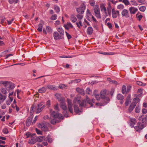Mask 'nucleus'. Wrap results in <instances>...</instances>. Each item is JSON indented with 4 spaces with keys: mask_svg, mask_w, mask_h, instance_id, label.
Returning a JSON list of instances; mask_svg holds the SVG:
<instances>
[{
    "mask_svg": "<svg viewBox=\"0 0 147 147\" xmlns=\"http://www.w3.org/2000/svg\"><path fill=\"white\" fill-rule=\"evenodd\" d=\"M94 102V99H92L90 100V98L87 96L86 97V100H84L81 103H80V100L79 98L76 97L73 100V103L74 104V109L75 112L76 113L80 114L81 112L80 110L78 107V104L80 105V106L82 107L86 106V102L90 105L91 107H92L93 105Z\"/></svg>",
    "mask_w": 147,
    "mask_h": 147,
    "instance_id": "nucleus-1",
    "label": "nucleus"
},
{
    "mask_svg": "<svg viewBox=\"0 0 147 147\" xmlns=\"http://www.w3.org/2000/svg\"><path fill=\"white\" fill-rule=\"evenodd\" d=\"M50 122L53 125L55 124L57 122H59L58 119H63V116L61 114H59L52 110L50 111Z\"/></svg>",
    "mask_w": 147,
    "mask_h": 147,
    "instance_id": "nucleus-2",
    "label": "nucleus"
},
{
    "mask_svg": "<svg viewBox=\"0 0 147 147\" xmlns=\"http://www.w3.org/2000/svg\"><path fill=\"white\" fill-rule=\"evenodd\" d=\"M100 5L101 11L104 13L105 18L108 16H110L111 10V3H108V6L107 8L105 4L101 3L100 4Z\"/></svg>",
    "mask_w": 147,
    "mask_h": 147,
    "instance_id": "nucleus-3",
    "label": "nucleus"
},
{
    "mask_svg": "<svg viewBox=\"0 0 147 147\" xmlns=\"http://www.w3.org/2000/svg\"><path fill=\"white\" fill-rule=\"evenodd\" d=\"M60 107L65 111L63 112L65 116L67 117L68 116L67 112L66 111L67 110V108L65 102V100L64 99L62 100L60 102Z\"/></svg>",
    "mask_w": 147,
    "mask_h": 147,
    "instance_id": "nucleus-4",
    "label": "nucleus"
},
{
    "mask_svg": "<svg viewBox=\"0 0 147 147\" xmlns=\"http://www.w3.org/2000/svg\"><path fill=\"white\" fill-rule=\"evenodd\" d=\"M44 102H41L38 104L36 106V113H40L46 107L45 105H44Z\"/></svg>",
    "mask_w": 147,
    "mask_h": 147,
    "instance_id": "nucleus-5",
    "label": "nucleus"
},
{
    "mask_svg": "<svg viewBox=\"0 0 147 147\" xmlns=\"http://www.w3.org/2000/svg\"><path fill=\"white\" fill-rule=\"evenodd\" d=\"M38 128H40L42 130L45 131H49V128L45 123H39L38 125Z\"/></svg>",
    "mask_w": 147,
    "mask_h": 147,
    "instance_id": "nucleus-6",
    "label": "nucleus"
},
{
    "mask_svg": "<svg viewBox=\"0 0 147 147\" xmlns=\"http://www.w3.org/2000/svg\"><path fill=\"white\" fill-rule=\"evenodd\" d=\"M94 11L95 16L98 18H100L101 17L99 7L98 6H96L94 9Z\"/></svg>",
    "mask_w": 147,
    "mask_h": 147,
    "instance_id": "nucleus-7",
    "label": "nucleus"
},
{
    "mask_svg": "<svg viewBox=\"0 0 147 147\" xmlns=\"http://www.w3.org/2000/svg\"><path fill=\"white\" fill-rule=\"evenodd\" d=\"M67 101L69 110L71 113H72L73 112V111L72 100L69 98H67Z\"/></svg>",
    "mask_w": 147,
    "mask_h": 147,
    "instance_id": "nucleus-8",
    "label": "nucleus"
},
{
    "mask_svg": "<svg viewBox=\"0 0 147 147\" xmlns=\"http://www.w3.org/2000/svg\"><path fill=\"white\" fill-rule=\"evenodd\" d=\"M112 16L113 18H115L119 15V12L113 8L111 10Z\"/></svg>",
    "mask_w": 147,
    "mask_h": 147,
    "instance_id": "nucleus-9",
    "label": "nucleus"
},
{
    "mask_svg": "<svg viewBox=\"0 0 147 147\" xmlns=\"http://www.w3.org/2000/svg\"><path fill=\"white\" fill-rule=\"evenodd\" d=\"M144 127V124L140 121L138 122L137 124V126L135 127L134 128L137 131H138L142 129Z\"/></svg>",
    "mask_w": 147,
    "mask_h": 147,
    "instance_id": "nucleus-10",
    "label": "nucleus"
},
{
    "mask_svg": "<svg viewBox=\"0 0 147 147\" xmlns=\"http://www.w3.org/2000/svg\"><path fill=\"white\" fill-rule=\"evenodd\" d=\"M121 15L123 17H125L126 18H129V17L128 11L125 9H123L122 11Z\"/></svg>",
    "mask_w": 147,
    "mask_h": 147,
    "instance_id": "nucleus-11",
    "label": "nucleus"
},
{
    "mask_svg": "<svg viewBox=\"0 0 147 147\" xmlns=\"http://www.w3.org/2000/svg\"><path fill=\"white\" fill-rule=\"evenodd\" d=\"M85 7L84 6H82L81 7L77 8L76 10L77 12L79 13L83 14L84 12V10H85Z\"/></svg>",
    "mask_w": 147,
    "mask_h": 147,
    "instance_id": "nucleus-12",
    "label": "nucleus"
},
{
    "mask_svg": "<svg viewBox=\"0 0 147 147\" xmlns=\"http://www.w3.org/2000/svg\"><path fill=\"white\" fill-rule=\"evenodd\" d=\"M136 122V120L135 118H130L129 123L131 127H133Z\"/></svg>",
    "mask_w": 147,
    "mask_h": 147,
    "instance_id": "nucleus-13",
    "label": "nucleus"
},
{
    "mask_svg": "<svg viewBox=\"0 0 147 147\" xmlns=\"http://www.w3.org/2000/svg\"><path fill=\"white\" fill-rule=\"evenodd\" d=\"M53 36L54 39L56 40L61 39L62 37V36L59 35V33L57 32H54Z\"/></svg>",
    "mask_w": 147,
    "mask_h": 147,
    "instance_id": "nucleus-14",
    "label": "nucleus"
},
{
    "mask_svg": "<svg viewBox=\"0 0 147 147\" xmlns=\"http://www.w3.org/2000/svg\"><path fill=\"white\" fill-rule=\"evenodd\" d=\"M117 99L119 100H120V103L122 104L123 103V100L124 98L123 96L121 94H118L117 96Z\"/></svg>",
    "mask_w": 147,
    "mask_h": 147,
    "instance_id": "nucleus-15",
    "label": "nucleus"
},
{
    "mask_svg": "<svg viewBox=\"0 0 147 147\" xmlns=\"http://www.w3.org/2000/svg\"><path fill=\"white\" fill-rule=\"evenodd\" d=\"M92 15L91 14V12L88 9H87L86 11V18L89 21H90L91 20V17Z\"/></svg>",
    "mask_w": 147,
    "mask_h": 147,
    "instance_id": "nucleus-16",
    "label": "nucleus"
},
{
    "mask_svg": "<svg viewBox=\"0 0 147 147\" xmlns=\"http://www.w3.org/2000/svg\"><path fill=\"white\" fill-rule=\"evenodd\" d=\"M136 105V104L135 102H132L130 105L128 109V112L129 113H131L134 109Z\"/></svg>",
    "mask_w": 147,
    "mask_h": 147,
    "instance_id": "nucleus-17",
    "label": "nucleus"
},
{
    "mask_svg": "<svg viewBox=\"0 0 147 147\" xmlns=\"http://www.w3.org/2000/svg\"><path fill=\"white\" fill-rule=\"evenodd\" d=\"M129 10L131 14H134L138 11V9L134 7H131L129 8Z\"/></svg>",
    "mask_w": 147,
    "mask_h": 147,
    "instance_id": "nucleus-18",
    "label": "nucleus"
},
{
    "mask_svg": "<svg viewBox=\"0 0 147 147\" xmlns=\"http://www.w3.org/2000/svg\"><path fill=\"white\" fill-rule=\"evenodd\" d=\"M36 142L35 138L33 137L32 136H31L28 141V143L29 144H35Z\"/></svg>",
    "mask_w": 147,
    "mask_h": 147,
    "instance_id": "nucleus-19",
    "label": "nucleus"
},
{
    "mask_svg": "<svg viewBox=\"0 0 147 147\" xmlns=\"http://www.w3.org/2000/svg\"><path fill=\"white\" fill-rule=\"evenodd\" d=\"M100 95L101 98H105L106 97V91L105 90L101 91L100 93Z\"/></svg>",
    "mask_w": 147,
    "mask_h": 147,
    "instance_id": "nucleus-20",
    "label": "nucleus"
},
{
    "mask_svg": "<svg viewBox=\"0 0 147 147\" xmlns=\"http://www.w3.org/2000/svg\"><path fill=\"white\" fill-rule=\"evenodd\" d=\"M64 27L66 30H69L70 28H72L73 26L70 22H67L66 25L64 26Z\"/></svg>",
    "mask_w": 147,
    "mask_h": 147,
    "instance_id": "nucleus-21",
    "label": "nucleus"
},
{
    "mask_svg": "<svg viewBox=\"0 0 147 147\" xmlns=\"http://www.w3.org/2000/svg\"><path fill=\"white\" fill-rule=\"evenodd\" d=\"M36 109V105L33 104L32 105L30 112V114L31 115H32L34 111Z\"/></svg>",
    "mask_w": 147,
    "mask_h": 147,
    "instance_id": "nucleus-22",
    "label": "nucleus"
},
{
    "mask_svg": "<svg viewBox=\"0 0 147 147\" xmlns=\"http://www.w3.org/2000/svg\"><path fill=\"white\" fill-rule=\"evenodd\" d=\"M36 140V142H40L43 140H45V137L39 136L35 137Z\"/></svg>",
    "mask_w": 147,
    "mask_h": 147,
    "instance_id": "nucleus-23",
    "label": "nucleus"
},
{
    "mask_svg": "<svg viewBox=\"0 0 147 147\" xmlns=\"http://www.w3.org/2000/svg\"><path fill=\"white\" fill-rule=\"evenodd\" d=\"M56 87V86H55L51 85H48L47 86V89L54 90H56L57 89Z\"/></svg>",
    "mask_w": 147,
    "mask_h": 147,
    "instance_id": "nucleus-24",
    "label": "nucleus"
},
{
    "mask_svg": "<svg viewBox=\"0 0 147 147\" xmlns=\"http://www.w3.org/2000/svg\"><path fill=\"white\" fill-rule=\"evenodd\" d=\"M136 17L138 20L140 21L141 20L143 16L140 12H138L136 14Z\"/></svg>",
    "mask_w": 147,
    "mask_h": 147,
    "instance_id": "nucleus-25",
    "label": "nucleus"
},
{
    "mask_svg": "<svg viewBox=\"0 0 147 147\" xmlns=\"http://www.w3.org/2000/svg\"><path fill=\"white\" fill-rule=\"evenodd\" d=\"M32 117H28L26 121V125L29 126L31 124Z\"/></svg>",
    "mask_w": 147,
    "mask_h": 147,
    "instance_id": "nucleus-26",
    "label": "nucleus"
},
{
    "mask_svg": "<svg viewBox=\"0 0 147 147\" xmlns=\"http://www.w3.org/2000/svg\"><path fill=\"white\" fill-rule=\"evenodd\" d=\"M55 96L56 98H57L59 101H60V102L62 100H64L63 98L61 97V95L59 93H56L55 95Z\"/></svg>",
    "mask_w": 147,
    "mask_h": 147,
    "instance_id": "nucleus-27",
    "label": "nucleus"
},
{
    "mask_svg": "<svg viewBox=\"0 0 147 147\" xmlns=\"http://www.w3.org/2000/svg\"><path fill=\"white\" fill-rule=\"evenodd\" d=\"M139 120L142 123L144 124V123L146 122L147 120V118L146 117L142 118V116L139 117Z\"/></svg>",
    "mask_w": 147,
    "mask_h": 147,
    "instance_id": "nucleus-28",
    "label": "nucleus"
},
{
    "mask_svg": "<svg viewBox=\"0 0 147 147\" xmlns=\"http://www.w3.org/2000/svg\"><path fill=\"white\" fill-rule=\"evenodd\" d=\"M130 98V95H128L127 96L125 102V106H127L129 104V103L131 102Z\"/></svg>",
    "mask_w": 147,
    "mask_h": 147,
    "instance_id": "nucleus-29",
    "label": "nucleus"
},
{
    "mask_svg": "<svg viewBox=\"0 0 147 147\" xmlns=\"http://www.w3.org/2000/svg\"><path fill=\"white\" fill-rule=\"evenodd\" d=\"M47 87H43L38 90V92L41 93H45L47 90Z\"/></svg>",
    "mask_w": 147,
    "mask_h": 147,
    "instance_id": "nucleus-30",
    "label": "nucleus"
},
{
    "mask_svg": "<svg viewBox=\"0 0 147 147\" xmlns=\"http://www.w3.org/2000/svg\"><path fill=\"white\" fill-rule=\"evenodd\" d=\"M76 90L78 93L82 95H84V90L82 89H81L79 88H77L76 89Z\"/></svg>",
    "mask_w": 147,
    "mask_h": 147,
    "instance_id": "nucleus-31",
    "label": "nucleus"
},
{
    "mask_svg": "<svg viewBox=\"0 0 147 147\" xmlns=\"http://www.w3.org/2000/svg\"><path fill=\"white\" fill-rule=\"evenodd\" d=\"M57 30L59 32L61 35V36L62 37V35H63L64 34V31L63 28H57Z\"/></svg>",
    "mask_w": 147,
    "mask_h": 147,
    "instance_id": "nucleus-32",
    "label": "nucleus"
},
{
    "mask_svg": "<svg viewBox=\"0 0 147 147\" xmlns=\"http://www.w3.org/2000/svg\"><path fill=\"white\" fill-rule=\"evenodd\" d=\"M87 33L89 35L91 34L93 32V29L92 27H88L87 30Z\"/></svg>",
    "mask_w": 147,
    "mask_h": 147,
    "instance_id": "nucleus-33",
    "label": "nucleus"
},
{
    "mask_svg": "<svg viewBox=\"0 0 147 147\" xmlns=\"http://www.w3.org/2000/svg\"><path fill=\"white\" fill-rule=\"evenodd\" d=\"M70 19L71 22L74 23L77 20V18L74 15H72L70 18Z\"/></svg>",
    "mask_w": 147,
    "mask_h": 147,
    "instance_id": "nucleus-34",
    "label": "nucleus"
},
{
    "mask_svg": "<svg viewBox=\"0 0 147 147\" xmlns=\"http://www.w3.org/2000/svg\"><path fill=\"white\" fill-rule=\"evenodd\" d=\"M6 96L5 95H2L0 92V100L4 101L6 98Z\"/></svg>",
    "mask_w": 147,
    "mask_h": 147,
    "instance_id": "nucleus-35",
    "label": "nucleus"
},
{
    "mask_svg": "<svg viewBox=\"0 0 147 147\" xmlns=\"http://www.w3.org/2000/svg\"><path fill=\"white\" fill-rule=\"evenodd\" d=\"M0 83L4 85L5 87H6L9 84V82L6 81H1L0 82Z\"/></svg>",
    "mask_w": 147,
    "mask_h": 147,
    "instance_id": "nucleus-36",
    "label": "nucleus"
},
{
    "mask_svg": "<svg viewBox=\"0 0 147 147\" xmlns=\"http://www.w3.org/2000/svg\"><path fill=\"white\" fill-rule=\"evenodd\" d=\"M37 30L39 32H41L42 31L43 25L41 24H39L38 26Z\"/></svg>",
    "mask_w": 147,
    "mask_h": 147,
    "instance_id": "nucleus-37",
    "label": "nucleus"
},
{
    "mask_svg": "<svg viewBox=\"0 0 147 147\" xmlns=\"http://www.w3.org/2000/svg\"><path fill=\"white\" fill-rule=\"evenodd\" d=\"M76 24L77 25V26L80 28L81 26H82L81 20H79L78 23L76 22Z\"/></svg>",
    "mask_w": 147,
    "mask_h": 147,
    "instance_id": "nucleus-38",
    "label": "nucleus"
},
{
    "mask_svg": "<svg viewBox=\"0 0 147 147\" xmlns=\"http://www.w3.org/2000/svg\"><path fill=\"white\" fill-rule=\"evenodd\" d=\"M46 29L48 32L50 34L53 31L52 29L49 26H47L46 27Z\"/></svg>",
    "mask_w": 147,
    "mask_h": 147,
    "instance_id": "nucleus-39",
    "label": "nucleus"
},
{
    "mask_svg": "<svg viewBox=\"0 0 147 147\" xmlns=\"http://www.w3.org/2000/svg\"><path fill=\"white\" fill-rule=\"evenodd\" d=\"M101 53L102 54L104 55H113L115 54V53L113 52H110V53H107L104 52L102 53Z\"/></svg>",
    "mask_w": 147,
    "mask_h": 147,
    "instance_id": "nucleus-40",
    "label": "nucleus"
},
{
    "mask_svg": "<svg viewBox=\"0 0 147 147\" xmlns=\"http://www.w3.org/2000/svg\"><path fill=\"white\" fill-rule=\"evenodd\" d=\"M126 86L125 85H123L122 86V92L123 94H124L126 92Z\"/></svg>",
    "mask_w": 147,
    "mask_h": 147,
    "instance_id": "nucleus-41",
    "label": "nucleus"
},
{
    "mask_svg": "<svg viewBox=\"0 0 147 147\" xmlns=\"http://www.w3.org/2000/svg\"><path fill=\"white\" fill-rule=\"evenodd\" d=\"M146 7L144 6L140 7L139 8V10L142 12L146 10Z\"/></svg>",
    "mask_w": 147,
    "mask_h": 147,
    "instance_id": "nucleus-42",
    "label": "nucleus"
},
{
    "mask_svg": "<svg viewBox=\"0 0 147 147\" xmlns=\"http://www.w3.org/2000/svg\"><path fill=\"white\" fill-rule=\"evenodd\" d=\"M57 16L56 14L53 15L51 17L50 19L52 20H55L57 19Z\"/></svg>",
    "mask_w": 147,
    "mask_h": 147,
    "instance_id": "nucleus-43",
    "label": "nucleus"
},
{
    "mask_svg": "<svg viewBox=\"0 0 147 147\" xmlns=\"http://www.w3.org/2000/svg\"><path fill=\"white\" fill-rule=\"evenodd\" d=\"M2 132L3 133L5 134H7L8 133L9 131L8 129L7 128H4L3 129Z\"/></svg>",
    "mask_w": 147,
    "mask_h": 147,
    "instance_id": "nucleus-44",
    "label": "nucleus"
},
{
    "mask_svg": "<svg viewBox=\"0 0 147 147\" xmlns=\"http://www.w3.org/2000/svg\"><path fill=\"white\" fill-rule=\"evenodd\" d=\"M131 3L134 5L137 6L138 5V3L135 0H131Z\"/></svg>",
    "mask_w": 147,
    "mask_h": 147,
    "instance_id": "nucleus-45",
    "label": "nucleus"
},
{
    "mask_svg": "<svg viewBox=\"0 0 147 147\" xmlns=\"http://www.w3.org/2000/svg\"><path fill=\"white\" fill-rule=\"evenodd\" d=\"M136 84L140 86H144L146 85V84L143 83L142 82L140 81H138L136 82Z\"/></svg>",
    "mask_w": 147,
    "mask_h": 147,
    "instance_id": "nucleus-46",
    "label": "nucleus"
},
{
    "mask_svg": "<svg viewBox=\"0 0 147 147\" xmlns=\"http://www.w3.org/2000/svg\"><path fill=\"white\" fill-rule=\"evenodd\" d=\"M140 109L138 107H136L135 109V112L137 113H139L140 111Z\"/></svg>",
    "mask_w": 147,
    "mask_h": 147,
    "instance_id": "nucleus-47",
    "label": "nucleus"
},
{
    "mask_svg": "<svg viewBox=\"0 0 147 147\" xmlns=\"http://www.w3.org/2000/svg\"><path fill=\"white\" fill-rule=\"evenodd\" d=\"M54 9L57 13H58L60 11L59 7L57 6H54Z\"/></svg>",
    "mask_w": 147,
    "mask_h": 147,
    "instance_id": "nucleus-48",
    "label": "nucleus"
},
{
    "mask_svg": "<svg viewBox=\"0 0 147 147\" xmlns=\"http://www.w3.org/2000/svg\"><path fill=\"white\" fill-rule=\"evenodd\" d=\"M1 92L4 94H6L7 93L6 89L5 88H3L1 90Z\"/></svg>",
    "mask_w": 147,
    "mask_h": 147,
    "instance_id": "nucleus-49",
    "label": "nucleus"
},
{
    "mask_svg": "<svg viewBox=\"0 0 147 147\" xmlns=\"http://www.w3.org/2000/svg\"><path fill=\"white\" fill-rule=\"evenodd\" d=\"M124 6L123 5L120 4L117 6V8L119 9H123L124 8Z\"/></svg>",
    "mask_w": 147,
    "mask_h": 147,
    "instance_id": "nucleus-50",
    "label": "nucleus"
},
{
    "mask_svg": "<svg viewBox=\"0 0 147 147\" xmlns=\"http://www.w3.org/2000/svg\"><path fill=\"white\" fill-rule=\"evenodd\" d=\"M81 81V80L80 79H76L74 80H73L72 81V82L73 83H78L80 82Z\"/></svg>",
    "mask_w": 147,
    "mask_h": 147,
    "instance_id": "nucleus-51",
    "label": "nucleus"
},
{
    "mask_svg": "<svg viewBox=\"0 0 147 147\" xmlns=\"http://www.w3.org/2000/svg\"><path fill=\"white\" fill-rule=\"evenodd\" d=\"M35 130H36V133L38 134H40V135L42 134V131H41L40 130H39L37 128H36Z\"/></svg>",
    "mask_w": 147,
    "mask_h": 147,
    "instance_id": "nucleus-52",
    "label": "nucleus"
},
{
    "mask_svg": "<svg viewBox=\"0 0 147 147\" xmlns=\"http://www.w3.org/2000/svg\"><path fill=\"white\" fill-rule=\"evenodd\" d=\"M122 1L126 5H128L129 4V2L128 0H123Z\"/></svg>",
    "mask_w": 147,
    "mask_h": 147,
    "instance_id": "nucleus-53",
    "label": "nucleus"
},
{
    "mask_svg": "<svg viewBox=\"0 0 147 147\" xmlns=\"http://www.w3.org/2000/svg\"><path fill=\"white\" fill-rule=\"evenodd\" d=\"M65 87H66V85L63 84H60L59 86V88L62 89H63Z\"/></svg>",
    "mask_w": 147,
    "mask_h": 147,
    "instance_id": "nucleus-54",
    "label": "nucleus"
},
{
    "mask_svg": "<svg viewBox=\"0 0 147 147\" xmlns=\"http://www.w3.org/2000/svg\"><path fill=\"white\" fill-rule=\"evenodd\" d=\"M91 93V91L89 88H87L86 90V93L88 94H90Z\"/></svg>",
    "mask_w": 147,
    "mask_h": 147,
    "instance_id": "nucleus-55",
    "label": "nucleus"
},
{
    "mask_svg": "<svg viewBox=\"0 0 147 147\" xmlns=\"http://www.w3.org/2000/svg\"><path fill=\"white\" fill-rule=\"evenodd\" d=\"M139 101V99L138 98H134L133 100V102H135L136 103L138 102Z\"/></svg>",
    "mask_w": 147,
    "mask_h": 147,
    "instance_id": "nucleus-56",
    "label": "nucleus"
},
{
    "mask_svg": "<svg viewBox=\"0 0 147 147\" xmlns=\"http://www.w3.org/2000/svg\"><path fill=\"white\" fill-rule=\"evenodd\" d=\"M66 34L68 39H69L71 38V36L67 32H65Z\"/></svg>",
    "mask_w": 147,
    "mask_h": 147,
    "instance_id": "nucleus-57",
    "label": "nucleus"
},
{
    "mask_svg": "<svg viewBox=\"0 0 147 147\" xmlns=\"http://www.w3.org/2000/svg\"><path fill=\"white\" fill-rule=\"evenodd\" d=\"M77 18L79 19V20H81L82 19L83 16L80 15V14H78L76 16Z\"/></svg>",
    "mask_w": 147,
    "mask_h": 147,
    "instance_id": "nucleus-58",
    "label": "nucleus"
},
{
    "mask_svg": "<svg viewBox=\"0 0 147 147\" xmlns=\"http://www.w3.org/2000/svg\"><path fill=\"white\" fill-rule=\"evenodd\" d=\"M11 100L10 101L8 99L6 101V103L7 105H10L11 104Z\"/></svg>",
    "mask_w": 147,
    "mask_h": 147,
    "instance_id": "nucleus-59",
    "label": "nucleus"
},
{
    "mask_svg": "<svg viewBox=\"0 0 147 147\" xmlns=\"http://www.w3.org/2000/svg\"><path fill=\"white\" fill-rule=\"evenodd\" d=\"M146 0H137L138 2L140 3H141L142 4H143Z\"/></svg>",
    "mask_w": 147,
    "mask_h": 147,
    "instance_id": "nucleus-60",
    "label": "nucleus"
},
{
    "mask_svg": "<svg viewBox=\"0 0 147 147\" xmlns=\"http://www.w3.org/2000/svg\"><path fill=\"white\" fill-rule=\"evenodd\" d=\"M54 109L58 111L59 110V108L58 107V104H57L54 106Z\"/></svg>",
    "mask_w": 147,
    "mask_h": 147,
    "instance_id": "nucleus-61",
    "label": "nucleus"
},
{
    "mask_svg": "<svg viewBox=\"0 0 147 147\" xmlns=\"http://www.w3.org/2000/svg\"><path fill=\"white\" fill-rule=\"evenodd\" d=\"M14 19H12L11 20L8 21L7 20V23L8 25H10L11 24V23H12V22L13 21Z\"/></svg>",
    "mask_w": 147,
    "mask_h": 147,
    "instance_id": "nucleus-62",
    "label": "nucleus"
},
{
    "mask_svg": "<svg viewBox=\"0 0 147 147\" xmlns=\"http://www.w3.org/2000/svg\"><path fill=\"white\" fill-rule=\"evenodd\" d=\"M50 101L49 100L47 101L46 102V106H47L48 107H49L50 105Z\"/></svg>",
    "mask_w": 147,
    "mask_h": 147,
    "instance_id": "nucleus-63",
    "label": "nucleus"
},
{
    "mask_svg": "<svg viewBox=\"0 0 147 147\" xmlns=\"http://www.w3.org/2000/svg\"><path fill=\"white\" fill-rule=\"evenodd\" d=\"M142 112L144 114H146L147 113V110L145 109H143L142 110Z\"/></svg>",
    "mask_w": 147,
    "mask_h": 147,
    "instance_id": "nucleus-64",
    "label": "nucleus"
}]
</instances>
